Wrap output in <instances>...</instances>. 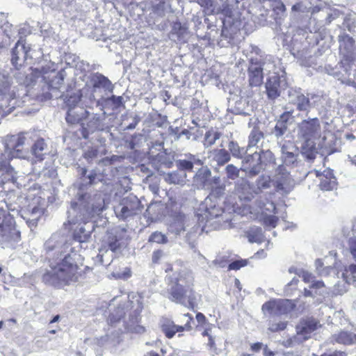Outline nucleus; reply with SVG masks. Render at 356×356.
Wrapping results in <instances>:
<instances>
[{"label": "nucleus", "instance_id": "nucleus-1", "mask_svg": "<svg viewBox=\"0 0 356 356\" xmlns=\"http://www.w3.org/2000/svg\"><path fill=\"white\" fill-rule=\"evenodd\" d=\"M79 257V254L72 253L65 254L62 259L49 261V268L42 275V281L55 287H62L76 282L79 276L76 260Z\"/></svg>", "mask_w": 356, "mask_h": 356}, {"label": "nucleus", "instance_id": "nucleus-2", "mask_svg": "<svg viewBox=\"0 0 356 356\" xmlns=\"http://www.w3.org/2000/svg\"><path fill=\"white\" fill-rule=\"evenodd\" d=\"M104 209V200L100 194L92 197L81 190L77 193V199L71 202L67 211V223L70 225H81L99 216Z\"/></svg>", "mask_w": 356, "mask_h": 356}, {"label": "nucleus", "instance_id": "nucleus-3", "mask_svg": "<svg viewBox=\"0 0 356 356\" xmlns=\"http://www.w3.org/2000/svg\"><path fill=\"white\" fill-rule=\"evenodd\" d=\"M104 209V200L100 194L92 197L81 190L77 193V199L71 202L67 211V223L70 225H81L99 216Z\"/></svg>", "mask_w": 356, "mask_h": 356}, {"label": "nucleus", "instance_id": "nucleus-4", "mask_svg": "<svg viewBox=\"0 0 356 356\" xmlns=\"http://www.w3.org/2000/svg\"><path fill=\"white\" fill-rule=\"evenodd\" d=\"M167 298L170 300L184 305L193 304L195 296L191 288L193 282L191 271L184 269L175 272L167 277Z\"/></svg>", "mask_w": 356, "mask_h": 356}, {"label": "nucleus", "instance_id": "nucleus-5", "mask_svg": "<svg viewBox=\"0 0 356 356\" xmlns=\"http://www.w3.org/2000/svg\"><path fill=\"white\" fill-rule=\"evenodd\" d=\"M298 137L301 140L302 154L312 161L318 154L315 140L321 136V127L317 118H309L298 124Z\"/></svg>", "mask_w": 356, "mask_h": 356}, {"label": "nucleus", "instance_id": "nucleus-6", "mask_svg": "<svg viewBox=\"0 0 356 356\" xmlns=\"http://www.w3.org/2000/svg\"><path fill=\"white\" fill-rule=\"evenodd\" d=\"M53 67L52 63H48L45 66L35 68L26 78L30 80V84L46 83L48 88L52 91L48 94V97L57 99L63 96L58 92L63 84L65 74L64 71L56 72Z\"/></svg>", "mask_w": 356, "mask_h": 356}, {"label": "nucleus", "instance_id": "nucleus-7", "mask_svg": "<svg viewBox=\"0 0 356 356\" xmlns=\"http://www.w3.org/2000/svg\"><path fill=\"white\" fill-rule=\"evenodd\" d=\"M203 207V213H197L198 225H195L193 229L195 232L206 231L207 227H211L213 229H220L227 227L228 218L223 216L224 211L215 204H211V200L207 198Z\"/></svg>", "mask_w": 356, "mask_h": 356}, {"label": "nucleus", "instance_id": "nucleus-8", "mask_svg": "<svg viewBox=\"0 0 356 356\" xmlns=\"http://www.w3.org/2000/svg\"><path fill=\"white\" fill-rule=\"evenodd\" d=\"M46 259L49 261L62 259L65 254H72L67 236L61 233H54L44 244Z\"/></svg>", "mask_w": 356, "mask_h": 356}, {"label": "nucleus", "instance_id": "nucleus-9", "mask_svg": "<svg viewBox=\"0 0 356 356\" xmlns=\"http://www.w3.org/2000/svg\"><path fill=\"white\" fill-rule=\"evenodd\" d=\"M289 102L293 104L298 111L304 112L308 115L312 108L318 106L322 104V97L314 94L308 93L305 95L300 89L291 88L288 92Z\"/></svg>", "mask_w": 356, "mask_h": 356}, {"label": "nucleus", "instance_id": "nucleus-10", "mask_svg": "<svg viewBox=\"0 0 356 356\" xmlns=\"http://www.w3.org/2000/svg\"><path fill=\"white\" fill-rule=\"evenodd\" d=\"M113 209L120 220L129 221L142 212L143 206L136 196L129 195L121 199Z\"/></svg>", "mask_w": 356, "mask_h": 356}, {"label": "nucleus", "instance_id": "nucleus-11", "mask_svg": "<svg viewBox=\"0 0 356 356\" xmlns=\"http://www.w3.org/2000/svg\"><path fill=\"white\" fill-rule=\"evenodd\" d=\"M272 184L275 191L282 195L289 194L296 186L294 179L284 165H279L275 170Z\"/></svg>", "mask_w": 356, "mask_h": 356}, {"label": "nucleus", "instance_id": "nucleus-12", "mask_svg": "<svg viewBox=\"0 0 356 356\" xmlns=\"http://www.w3.org/2000/svg\"><path fill=\"white\" fill-rule=\"evenodd\" d=\"M25 135H27V133L7 137L5 142L3 143L5 150L2 156L6 159L25 158L26 154L23 151V147L26 140Z\"/></svg>", "mask_w": 356, "mask_h": 356}, {"label": "nucleus", "instance_id": "nucleus-13", "mask_svg": "<svg viewBox=\"0 0 356 356\" xmlns=\"http://www.w3.org/2000/svg\"><path fill=\"white\" fill-rule=\"evenodd\" d=\"M268 63L266 65L265 62L257 57H251L250 58V66L248 67V79L250 86L257 87L260 86L263 82L264 70L270 71L268 67Z\"/></svg>", "mask_w": 356, "mask_h": 356}, {"label": "nucleus", "instance_id": "nucleus-14", "mask_svg": "<svg viewBox=\"0 0 356 356\" xmlns=\"http://www.w3.org/2000/svg\"><path fill=\"white\" fill-rule=\"evenodd\" d=\"M296 307L295 300L289 299L273 300L262 305V311L270 315L280 316L291 313Z\"/></svg>", "mask_w": 356, "mask_h": 356}, {"label": "nucleus", "instance_id": "nucleus-15", "mask_svg": "<svg viewBox=\"0 0 356 356\" xmlns=\"http://www.w3.org/2000/svg\"><path fill=\"white\" fill-rule=\"evenodd\" d=\"M0 236L5 241L17 242L20 238V232L16 229L15 221L5 212L0 211Z\"/></svg>", "mask_w": 356, "mask_h": 356}, {"label": "nucleus", "instance_id": "nucleus-16", "mask_svg": "<svg viewBox=\"0 0 356 356\" xmlns=\"http://www.w3.org/2000/svg\"><path fill=\"white\" fill-rule=\"evenodd\" d=\"M184 318H187L186 322L184 325H178L175 323L173 321L169 318H163L161 321V330L165 334V337L171 339L176 333L181 332L184 331H190L192 329L191 321L193 317L189 314L184 315Z\"/></svg>", "mask_w": 356, "mask_h": 356}, {"label": "nucleus", "instance_id": "nucleus-17", "mask_svg": "<svg viewBox=\"0 0 356 356\" xmlns=\"http://www.w3.org/2000/svg\"><path fill=\"white\" fill-rule=\"evenodd\" d=\"M128 236L125 229H118L107 234L105 243L113 252L120 251L127 243Z\"/></svg>", "mask_w": 356, "mask_h": 356}, {"label": "nucleus", "instance_id": "nucleus-18", "mask_svg": "<svg viewBox=\"0 0 356 356\" xmlns=\"http://www.w3.org/2000/svg\"><path fill=\"white\" fill-rule=\"evenodd\" d=\"M259 159L260 156L258 152L247 155L242 162L243 165L241 168V170L245 172L250 176L258 175L263 170L262 164H261Z\"/></svg>", "mask_w": 356, "mask_h": 356}, {"label": "nucleus", "instance_id": "nucleus-19", "mask_svg": "<svg viewBox=\"0 0 356 356\" xmlns=\"http://www.w3.org/2000/svg\"><path fill=\"white\" fill-rule=\"evenodd\" d=\"M234 191L239 199L245 202H250L257 195L255 186L246 179L238 181L235 184Z\"/></svg>", "mask_w": 356, "mask_h": 356}, {"label": "nucleus", "instance_id": "nucleus-20", "mask_svg": "<svg viewBox=\"0 0 356 356\" xmlns=\"http://www.w3.org/2000/svg\"><path fill=\"white\" fill-rule=\"evenodd\" d=\"M282 160L286 165H294L298 161V149L291 140L280 141Z\"/></svg>", "mask_w": 356, "mask_h": 356}, {"label": "nucleus", "instance_id": "nucleus-21", "mask_svg": "<svg viewBox=\"0 0 356 356\" xmlns=\"http://www.w3.org/2000/svg\"><path fill=\"white\" fill-rule=\"evenodd\" d=\"M73 229V237L79 243H85L88 241L91 233L94 230V222L90 220L83 222L81 225H71Z\"/></svg>", "mask_w": 356, "mask_h": 356}, {"label": "nucleus", "instance_id": "nucleus-22", "mask_svg": "<svg viewBox=\"0 0 356 356\" xmlns=\"http://www.w3.org/2000/svg\"><path fill=\"white\" fill-rule=\"evenodd\" d=\"M88 78L92 85V92H97L98 89H102L104 92H113L114 86L104 75L99 72H94L91 73Z\"/></svg>", "mask_w": 356, "mask_h": 356}, {"label": "nucleus", "instance_id": "nucleus-23", "mask_svg": "<svg viewBox=\"0 0 356 356\" xmlns=\"http://www.w3.org/2000/svg\"><path fill=\"white\" fill-rule=\"evenodd\" d=\"M314 172L316 176L319 178V188L321 191H330L337 188V181L332 170L327 168L322 173H320L318 170H315Z\"/></svg>", "mask_w": 356, "mask_h": 356}, {"label": "nucleus", "instance_id": "nucleus-24", "mask_svg": "<svg viewBox=\"0 0 356 356\" xmlns=\"http://www.w3.org/2000/svg\"><path fill=\"white\" fill-rule=\"evenodd\" d=\"M86 108H90V106L86 105V107L81 106L68 108L65 116L66 122L70 124H81L82 125L83 121L90 115V112Z\"/></svg>", "mask_w": 356, "mask_h": 356}, {"label": "nucleus", "instance_id": "nucleus-25", "mask_svg": "<svg viewBox=\"0 0 356 356\" xmlns=\"http://www.w3.org/2000/svg\"><path fill=\"white\" fill-rule=\"evenodd\" d=\"M211 171L205 168H200L195 175V179L197 181L201 182L202 187L206 189H209L214 186H218L224 183L221 182L220 177H213L210 179Z\"/></svg>", "mask_w": 356, "mask_h": 356}, {"label": "nucleus", "instance_id": "nucleus-26", "mask_svg": "<svg viewBox=\"0 0 356 356\" xmlns=\"http://www.w3.org/2000/svg\"><path fill=\"white\" fill-rule=\"evenodd\" d=\"M29 48L28 49L24 43L18 41L12 50V64L16 67L22 66V63L29 57Z\"/></svg>", "mask_w": 356, "mask_h": 356}, {"label": "nucleus", "instance_id": "nucleus-27", "mask_svg": "<svg viewBox=\"0 0 356 356\" xmlns=\"http://www.w3.org/2000/svg\"><path fill=\"white\" fill-rule=\"evenodd\" d=\"M320 325L314 318H308L301 321L296 325V332L298 337H302L304 340L309 337L310 334L316 330Z\"/></svg>", "mask_w": 356, "mask_h": 356}, {"label": "nucleus", "instance_id": "nucleus-28", "mask_svg": "<svg viewBox=\"0 0 356 356\" xmlns=\"http://www.w3.org/2000/svg\"><path fill=\"white\" fill-rule=\"evenodd\" d=\"M203 163L197 155L186 154L184 158L176 161V165L179 170L191 172L195 165L201 166Z\"/></svg>", "mask_w": 356, "mask_h": 356}, {"label": "nucleus", "instance_id": "nucleus-29", "mask_svg": "<svg viewBox=\"0 0 356 356\" xmlns=\"http://www.w3.org/2000/svg\"><path fill=\"white\" fill-rule=\"evenodd\" d=\"M340 52L347 58L348 60L353 58L355 53V41L348 34L339 36Z\"/></svg>", "mask_w": 356, "mask_h": 356}, {"label": "nucleus", "instance_id": "nucleus-30", "mask_svg": "<svg viewBox=\"0 0 356 356\" xmlns=\"http://www.w3.org/2000/svg\"><path fill=\"white\" fill-rule=\"evenodd\" d=\"M106 118V112H103L102 114L97 113H90L88 121L86 123H82L83 129L89 132H94L96 130L100 129L102 127V122Z\"/></svg>", "mask_w": 356, "mask_h": 356}, {"label": "nucleus", "instance_id": "nucleus-31", "mask_svg": "<svg viewBox=\"0 0 356 356\" xmlns=\"http://www.w3.org/2000/svg\"><path fill=\"white\" fill-rule=\"evenodd\" d=\"M185 218L181 213H175L169 219L168 231L177 235L185 231Z\"/></svg>", "mask_w": 356, "mask_h": 356}, {"label": "nucleus", "instance_id": "nucleus-32", "mask_svg": "<svg viewBox=\"0 0 356 356\" xmlns=\"http://www.w3.org/2000/svg\"><path fill=\"white\" fill-rule=\"evenodd\" d=\"M123 98L121 96L112 95L109 97H102L96 101L97 106H100V110L104 111L108 108L114 111L122 105Z\"/></svg>", "mask_w": 356, "mask_h": 356}, {"label": "nucleus", "instance_id": "nucleus-33", "mask_svg": "<svg viewBox=\"0 0 356 356\" xmlns=\"http://www.w3.org/2000/svg\"><path fill=\"white\" fill-rule=\"evenodd\" d=\"M43 214V208L39 205L29 206L26 211V216L24 218L26 220L29 227L32 228L37 225L38 220Z\"/></svg>", "mask_w": 356, "mask_h": 356}, {"label": "nucleus", "instance_id": "nucleus-34", "mask_svg": "<svg viewBox=\"0 0 356 356\" xmlns=\"http://www.w3.org/2000/svg\"><path fill=\"white\" fill-rule=\"evenodd\" d=\"M151 156L152 157V163L157 170H159L161 166L169 168L172 165L173 157L166 153L165 151H161L156 155Z\"/></svg>", "mask_w": 356, "mask_h": 356}, {"label": "nucleus", "instance_id": "nucleus-35", "mask_svg": "<svg viewBox=\"0 0 356 356\" xmlns=\"http://www.w3.org/2000/svg\"><path fill=\"white\" fill-rule=\"evenodd\" d=\"M332 340L340 344L351 345L356 343V334L341 330L332 336Z\"/></svg>", "mask_w": 356, "mask_h": 356}, {"label": "nucleus", "instance_id": "nucleus-36", "mask_svg": "<svg viewBox=\"0 0 356 356\" xmlns=\"http://www.w3.org/2000/svg\"><path fill=\"white\" fill-rule=\"evenodd\" d=\"M309 0H296V2L291 7V13L296 15H306L311 11L314 12Z\"/></svg>", "mask_w": 356, "mask_h": 356}, {"label": "nucleus", "instance_id": "nucleus-37", "mask_svg": "<svg viewBox=\"0 0 356 356\" xmlns=\"http://www.w3.org/2000/svg\"><path fill=\"white\" fill-rule=\"evenodd\" d=\"M280 82L277 76L270 77L266 83V88L268 98L275 99L280 96Z\"/></svg>", "mask_w": 356, "mask_h": 356}, {"label": "nucleus", "instance_id": "nucleus-38", "mask_svg": "<svg viewBox=\"0 0 356 356\" xmlns=\"http://www.w3.org/2000/svg\"><path fill=\"white\" fill-rule=\"evenodd\" d=\"M165 180L169 184L183 186L186 183V172L177 170L167 174Z\"/></svg>", "mask_w": 356, "mask_h": 356}, {"label": "nucleus", "instance_id": "nucleus-39", "mask_svg": "<svg viewBox=\"0 0 356 356\" xmlns=\"http://www.w3.org/2000/svg\"><path fill=\"white\" fill-rule=\"evenodd\" d=\"M210 157L216 162L218 165H223L230 160V154L224 149H214L210 153Z\"/></svg>", "mask_w": 356, "mask_h": 356}, {"label": "nucleus", "instance_id": "nucleus-40", "mask_svg": "<svg viewBox=\"0 0 356 356\" xmlns=\"http://www.w3.org/2000/svg\"><path fill=\"white\" fill-rule=\"evenodd\" d=\"M255 204L258 213L261 212L262 213H265L267 211L275 213L276 207L275 204L266 197L262 199L261 196H260L259 199L256 200Z\"/></svg>", "mask_w": 356, "mask_h": 356}, {"label": "nucleus", "instance_id": "nucleus-41", "mask_svg": "<svg viewBox=\"0 0 356 356\" xmlns=\"http://www.w3.org/2000/svg\"><path fill=\"white\" fill-rule=\"evenodd\" d=\"M246 236L250 243H261L264 241V235L262 229L258 227H251L246 232Z\"/></svg>", "mask_w": 356, "mask_h": 356}, {"label": "nucleus", "instance_id": "nucleus-42", "mask_svg": "<svg viewBox=\"0 0 356 356\" xmlns=\"http://www.w3.org/2000/svg\"><path fill=\"white\" fill-rule=\"evenodd\" d=\"M231 111L235 115H250L249 105L245 99L242 98L236 101L234 106L230 108Z\"/></svg>", "mask_w": 356, "mask_h": 356}, {"label": "nucleus", "instance_id": "nucleus-43", "mask_svg": "<svg viewBox=\"0 0 356 356\" xmlns=\"http://www.w3.org/2000/svg\"><path fill=\"white\" fill-rule=\"evenodd\" d=\"M81 97L82 95L80 90H76L67 95L65 98V103L67 109L72 108V107L81 106Z\"/></svg>", "mask_w": 356, "mask_h": 356}, {"label": "nucleus", "instance_id": "nucleus-44", "mask_svg": "<svg viewBox=\"0 0 356 356\" xmlns=\"http://www.w3.org/2000/svg\"><path fill=\"white\" fill-rule=\"evenodd\" d=\"M47 145L43 139L38 140L32 146L31 152L39 161L44 159V155L46 154Z\"/></svg>", "mask_w": 356, "mask_h": 356}, {"label": "nucleus", "instance_id": "nucleus-45", "mask_svg": "<svg viewBox=\"0 0 356 356\" xmlns=\"http://www.w3.org/2000/svg\"><path fill=\"white\" fill-rule=\"evenodd\" d=\"M170 8V1H161L152 5V12L159 17L164 16Z\"/></svg>", "mask_w": 356, "mask_h": 356}, {"label": "nucleus", "instance_id": "nucleus-46", "mask_svg": "<svg viewBox=\"0 0 356 356\" xmlns=\"http://www.w3.org/2000/svg\"><path fill=\"white\" fill-rule=\"evenodd\" d=\"M264 138V134L258 128H253L248 137V147L258 146L259 143Z\"/></svg>", "mask_w": 356, "mask_h": 356}, {"label": "nucleus", "instance_id": "nucleus-47", "mask_svg": "<svg viewBox=\"0 0 356 356\" xmlns=\"http://www.w3.org/2000/svg\"><path fill=\"white\" fill-rule=\"evenodd\" d=\"M288 130V126L282 124L281 122L276 123L272 134L276 138L278 145L280 146V141H286L284 139V136L286 134Z\"/></svg>", "mask_w": 356, "mask_h": 356}, {"label": "nucleus", "instance_id": "nucleus-48", "mask_svg": "<svg viewBox=\"0 0 356 356\" xmlns=\"http://www.w3.org/2000/svg\"><path fill=\"white\" fill-rule=\"evenodd\" d=\"M343 277L347 283L356 284V265L351 264L346 268Z\"/></svg>", "mask_w": 356, "mask_h": 356}, {"label": "nucleus", "instance_id": "nucleus-49", "mask_svg": "<svg viewBox=\"0 0 356 356\" xmlns=\"http://www.w3.org/2000/svg\"><path fill=\"white\" fill-rule=\"evenodd\" d=\"M271 183L272 179L269 176H260L256 181L257 186H255V190L257 191V195L261 193V190L269 188Z\"/></svg>", "mask_w": 356, "mask_h": 356}, {"label": "nucleus", "instance_id": "nucleus-50", "mask_svg": "<svg viewBox=\"0 0 356 356\" xmlns=\"http://www.w3.org/2000/svg\"><path fill=\"white\" fill-rule=\"evenodd\" d=\"M228 149L232 156L238 159L243 158L248 151V149H245L244 147H240L234 141L229 143Z\"/></svg>", "mask_w": 356, "mask_h": 356}, {"label": "nucleus", "instance_id": "nucleus-51", "mask_svg": "<svg viewBox=\"0 0 356 356\" xmlns=\"http://www.w3.org/2000/svg\"><path fill=\"white\" fill-rule=\"evenodd\" d=\"M260 156L261 164H262L263 170L271 163H274L275 159L273 153L270 150H261L259 152Z\"/></svg>", "mask_w": 356, "mask_h": 356}, {"label": "nucleus", "instance_id": "nucleus-52", "mask_svg": "<svg viewBox=\"0 0 356 356\" xmlns=\"http://www.w3.org/2000/svg\"><path fill=\"white\" fill-rule=\"evenodd\" d=\"M220 134L216 131H209L205 134L204 145L206 147L213 145L220 138Z\"/></svg>", "mask_w": 356, "mask_h": 356}, {"label": "nucleus", "instance_id": "nucleus-53", "mask_svg": "<svg viewBox=\"0 0 356 356\" xmlns=\"http://www.w3.org/2000/svg\"><path fill=\"white\" fill-rule=\"evenodd\" d=\"M240 170L241 168H237L233 164L227 165L225 168L227 178L229 179L234 180L238 177Z\"/></svg>", "mask_w": 356, "mask_h": 356}, {"label": "nucleus", "instance_id": "nucleus-54", "mask_svg": "<svg viewBox=\"0 0 356 356\" xmlns=\"http://www.w3.org/2000/svg\"><path fill=\"white\" fill-rule=\"evenodd\" d=\"M3 156L0 158V176L3 175L4 173L8 174L13 179V173L14 170L10 167L8 162L6 160H3Z\"/></svg>", "mask_w": 356, "mask_h": 356}, {"label": "nucleus", "instance_id": "nucleus-55", "mask_svg": "<svg viewBox=\"0 0 356 356\" xmlns=\"http://www.w3.org/2000/svg\"><path fill=\"white\" fill-rule=\"evenodd\" d=\"M287 323V321H270L268 324V330L272 332L282 331L286 329Z\"/></svg>", "mask_w": 356, "mask_h": 356}, {"label": "nucleus", "instance_id": "nucleus-56", "mask_svg": "<svg viewBox=\"0 0 356 356\" xmlns=\"http://www.w3.org/2000/svg\"><path fill=\"white\" fill-rule=\"evenodd\" d=\"M88 68L89 65L88 63H86L83 61L79 62L76 65L74 74L76 76H79L81 79L86 76V72L88 70Z\"/></svg>", "mask_w": 356, "mask_h": 356}, {"label": "nucleus", "instance_id": "nucleus-57", "mask_svg": "<svg viewBox=\"0 0 356 356\" xmlns=\"http://www.w3.org/2000/svg\"><path fill=\"white\" fill-rule=\"evenodd\" d=\"M149 241L156 243H166L168 238L167 236L161 232H155L149 236Z\"/></svg>", "mask_w": 356, "mask_h": 356}, {"label": "nucleus", "instance_id": "nucleus-58", "mask_svg": "<svg viewBox=\"0 0 356 356\" xmlns=\"http://www.w3.org/2000/svg\"><path fill=\"white\" fill-rule=\"evenodd\" d=\"M98 150L95 147H91L85 152L83 156L88 162H96L98 160Z\"/></svg>", "mask_w": 356, "mask_h": 356}, {"label": "nucleus", "instance_id": "nucleus-59", "mask_svg": "<svg viewBox=\"0 0 356 356\" xmlns=\"http://www.w3.org/2000/svg\"><path fill=\"white\" fill-rule=\"evenodd\" d=\"M0 30H1L4 35L8 38L13 35V26L6 20L2 25H0Z\"/></svg>", "mask_w": 356, "mask_h": 356}, {"label": "nucleus", "instance_id": "nucleus-60", "mask_svg": "<svg viewBox=\"0 0 356 356\" xmlns=\"http://www.w3.org/2000/svg\"><path fill=\"white\" fill-rule=\"evenodd\" d=\"M277 220H278L277 217H276L275 216L270 215V216H266L264 218V222L266 226L271 227H275V226L277 225Z\"/></svg>", "mask_w": 356, "mask_h": 356}, {"label": "nucleus", "instance_id": "nucleus-61", "mask_svg": "<svg viewBox=\"0 0 356 356\" xmlns=\"http://www.w3.org/2000/svg\"><path fill=\"white\" fill-rule=\"evenodd\" d=\"M348 248L349 250L353 257V259L356 261V238L351 237L348 240Z\"/></svg>", "mask_w": 356, "mask_h": 356}, {"label": "nucleus", "instance_id": "nucleus-62", "mask_svg": "<svg viewBox=\"0 0 356 356\" xmlns=\"http://www.w3.org/2000/svg\"><path fill=\"white\" fill-rule=\"evenodd\" d=\"M247 265L246 260H237L235 261L232 262L229 264V270H238L241 267H243Z\"/></svg>", "mask_w": 356, "mask_h": 356}, {"label": "nucleus", "instance_id": "nucleus-63", "mask_svg": "<svg viewBox=\"0 0 356 356\" xmlns=\"http://www.w3.org/2000/svg\"><path fill=\"white\" fill-rule=\"evenodd\" d=\"M208 346L210 347V351L212 355H218L220 350L218 349L215 343V339L212 336H209Z\"/></svg>", "mask_w": 356, "mask_h": 356}, {"label": "nucleus", "instance_id": "nucleus-64", "mask_svg": "<svg viewBox=\"0 0 356 356\" xmlns=\"http://www.w3.org/2000/svg\"><path fill=\"white\" fill-rule=\"evenodd\" d=\"M209 190H211L212 193L217 197H220L222 195L225 191V184H222L218 186H214L213 188H210Z\"/></svg>", "mask_w": 356, "mask_h": 356}]
</instances>
